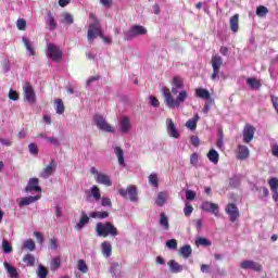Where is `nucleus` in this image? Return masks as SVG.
<instances>
[{
  "mask_svg": "<svg viewBox=\"0 0 278 278\" xmlns=\"http://www.w3.org/2000/svg\"><path fill=\"white\" fill-rule=\"evenodd\" d=\"M166 123L168 125L169 136L172 138H179V131H177V126L175 125V122H173V119L170 118H167Z\"/></svg>",
  "mask_w": 278,
  "mask_h": 278,
  "instance_id": "nucleus-20",
  "label": "nucleus"
},
{
  "mask_svg": "<svg viewBox=\"0 0 278 278\" xmlns=\"http://www.w3.org/2000/svg\"><path fill=\"white\" fill-rule=\"evenodd\" d=\"M118 194H121L123 199H129V201L136 202L138 201V187L129 185L126 189H119Z\"/></svg>",
  "mask_w": 278,
  "mask_h": 278,
  "instance_id": "nucleus-4",
  "label": "nucleus"
},
{
  "mask_svg": "<svg viewBox=\"0 0 278 278\" xmlns=\"http://www.w3.org/2000/svg\"><path fill=\"white\" fill-rule=\"evenodd\" d=\"M240 268H242V270H249V268L251 270H254L255 273H262V264L255 262V261H251V260H244L240 263Z\"/></svg>",
  "mask_w": 278,
  "mask_h": 278,
  "instance_id": "nucleus-9",
  "label": "nucleus"
},
{
  "mask_svg": "<svg viewBox=\"0 0 278 278\" xmlns=\"http://www.w3.org/2000/svg\"><path fill=\"white\" fill-rule=\"evenodd\" d=\"M3 266L11 278H18V270H16V267L10 265L8 262H4Z\"/></svg>",
  "mask_w": 278,
  "mask_h": 278,
  "instance_id": "nucleus-24",
  "label": "nucleus"
},
{
  "mask_svg": "<svg viewBox=\"0 0 278 278\" xmlns=\"http://www.w3.org/2000/svg\"><path fill=\"white\" fill-rule=\"evenodd\" d=\"M247 84L252 88V90H260V88H262V83H260L255 77L248 78Z\"/></svg>",
  "mask_w": 278,
  "mask_h": 278,
  "instance_id": "nucleus-28",
  "label": "nucleus"
},
{
  "mask_svg": "<svg viewBox=\"0 0 278 278\" xmlns=\"http://www.w3.org/2000/svg\"><path fill=\"white\" fill-rule=\"evenodd\" d=\"M202 212H210L211 214H214V216H218V204L210 201H204L201 204Z\"/></svg>",
  "mask_w": 278,
  "mask_h": 278,
  "instance_id": "nucleus-13",
  "label": "nucleus"
},
{
  "mask_svg": "<svg viewBox=\"0 0 278 278\" xmlns=\"http://www.w3.org/2000/svg\"><path fill=\"white\" fill-rule=\"evenodd\" d=\"M23 89L24 99L28 101V103H36V92L34 91V87H31L29 83H26Z\"/></svg>",
  "mask_w": 278,
  "mask_h": 278,
  "instance_id": "nucleus-12",
  "label": "nucleus"
},
{
  "mask_svg": "<svg viewBox=\"0 0 278 278\" xmlns=\"http://www.w3.org/2000/svg\"><path fill=\"white\" fill-rule=\"evenodd\" d=\"M190 164L192 166H197V164H199V154L197 152L190 155Z\"/></svg>",
  "mask_w": 278,
  "mask_h": 278,
  "instance_id": "nucleus-54",
  "label": "nucleus"
},
{
  "mask_svg": "<svg viewBox=\"0 0 278 278\" xmlns=\"http://www.w3.org/2000/svg\"><path fill=\"white\" fill-rule=\"evenodd\" d=\"M266 14H268V8L264 7V5H260L256 9V15L260 16L261 18H264V16H266Z\"/></svg>",
  "mask_w": 278,
  "mask_h": 278,
  "instance_id": "nucleus-47",
  "label": "nucleus"
},
{
  "mask_svg": "<svg viewBox=\"0 0 278 278\" xmlns=\"http://www.w3.org/2000/svg\"><path fill=\"white\" fill-rule=\"evenodd\" d=\"M88 223H90V217H88L86 214H83L79 222L75 226L76 231H81L84 227L88 225Z\"/></svg>",
  "mask_w": 278,
  "mask_h": 278,
  "instance_id": "nucleus-23",
  "label": "nucleus"
},
{
  "mask_svg": "<svg viewBox=\"0 0 278 278\" xmlns=\"http://www.w3.org/2000/svg\"><path fill=\"white\" fill-rule=\"evenodd\" d=\"M94 179L97 184H101L102 186H106V187L112 186V179H110V176L105 174L100 173L98 174V176H94Z\"/></svg>",
  "mask_w": 278,
  "mask_h": 278,
  "instance_id": "nucleus-18",
  "label": "nucleus"
},
{
  "mask_svg": "<svg viewBox=\"0 0 278 278\" xmlns=\"http://www.w3.org/2000/svg\"><path fill=\"white\" fill-rule=\"evenodd\" d=\"M16 27L20 31H25L27 29V21L25 18H18L16 22Z\"/></svg>",
  "mask_w": 278,
  "mask_h": 278,
  "instance_id": "nucleus-51",
  "label": "nucleus"
},
{
  "mask_svg": "<svg viewBox=\"0 0 278 278\" xmlns=\"http://www.w3.org/2000/svg\"><path fill=\"white\" fill-rule=\"evenodd\" d=\"M197 123H199V113H195L193 118L187 121L186 127L194 131V129H197Z\"/></svg>",
  "mask_w": 278,
  "mask_h": 278,
  "instance_id": "nucleus-29",
  "label": "nucleus"
},
{
  "mask_svg": "<svg viewBox=\"0 0 278 278\" xmlns=\"http://www.w3.org/2000/svg\"><path fill=\"white\" fill-rule=\"evenodd\" d=\"M38 184H40L38 178H30L25 187V192H42V188Z\"/></svg>",
  "mask_w": 278,
  "mask_h": 278,
  "instance_id": "nucleus-14",
  "label": "nucleus"
},
{
  "mask_svg": "<svg viewBox=\"0 0 278 278\" xmlns=\"http://www.w3.org/2000/svg\"><path fill=\"white\" fill-rule=\"evenodd\" d=\"M167 199H168V193L166 191H161L157 194V198L155 200V205H157L159 207H164V205L166 204Z\"/></svg>",
  "mask_w": 278,
  "mask_h": 278,
  "instance_id": "nucleus-21",
  "label": "nucleus"
},
{
  "mask_svg": "<svg viewBox=\"0 0 278 278\" xmlns=\"http://www.w3.org/2000/svg\"><path fill=\"white\" fill-rule=\"evenodd\" d=\"M179 90H181L178 87H174L172 86V92L170 89L165 88L163 90V96H164V103L167 108H169L170 110H175V108H179V105H181V103L186 102V99H188V91L187 90H182L179 92ZM178 96L175 98H173V94H177Z\"/></svg>",
  "mask_w": 278,
  "mask_h": 278,
  "instance_id": "nucleus-1",
  "label": "nucleus"
},
{
  "mask_svg": "<svg viewBox=\"0 0 278 278\" xmlns=\"http://www.w3.org/2000/svg\"><path fill=\"white\" fill-rule=\"evenodd\" d=\"M28 150L31 155H38V146H36V143H30Z\"/></svg>",
  "mask_w": 278,
  "mask_h": 278,
  "instance_id": "nucleus-58",
  "label": "nucleus"
},
{
  "mask_svg": "<svg viewBox=\"0 0 278 278\" xmlns=\"http://www.w3.org/2000/svg\"><path fill=\"white\" fill-rule=\"evenodd\" d=\"M190 142L194 147H199V144H201V140L199 139L198 136L194 135L190 137Z\"/></svg>",
  "mask_w": 278,
  "mask_h": 278,
  "instance_id": "nucleus-61",
  "label": "nucleus"
},
{
  "mask_svg": "<svg viewBox=\"0 0 278 278\" xmlns=\"http://www.w3.org/2000/svg\"><path fill=\"white\" fill-rule=\"evenodd\" d=\"M253 138H255V127H253L251 124H245L243 128V142L249 144Z\"/></svg>",
  "mask_w": 278,
  "mask_h": 278,
  "instance_id": "nucleus-11",
  "label": "nucleus"
},
{
  "mask_svg": "<svg viewBox=\"0 0 278 278\" xmlns=\"http://www.w3.org/2000/svg\"><path fill=\"white\" fill-rule=\"evenodd\" d=\"M167 249H177V240L170 239L166 241Z\"/></svg>",
  "mask_w": 278,
  "mask_h": 278,
  "instance_id": "nucleus-60",
  "label": "nucleus"
},
{
  "mask_svg": "<svg viewBox=\"0 0 278 278\" xmlns=\"http://www.w3.org/2000/svg\"><path fill=\"white\" fill-rule=\"evenodd\" d=\"M101 205L102 207H112V200H110V198L103 197L101 199Z\"/></svg>",
  "mask_w": 278,
  "mask_h": 278,
  "instance_id": "nucleus-56",
  "label": "nucleus"
},
{
  "mask_svg": "<svg viewBox=\"0 0 278 278\" xmlns=\"http://www.w3.org/2000/svg\"><path fill=\"white\" fill-rule=\"evenodd\" d=\"M239 21L240 14L238 13L230 17V29L233 34H238V30L240 29Z\"/></svg>",
  "mask_w": 278,
  "mask_h": 278,
  "instance_id": "nucleus-19",
  "label": "nucleus"
},
{
  "mask_svg": "<svg viewBox=\"0 0 278 278\" xmlns=\"http://www.w3.org/2000/svg\"><path fill=\"white\" fill-rule=\"evenodd\" d=\"M90 192L96 201H101V189H99L97 185L91 187Z\"/></svg>",
  "mask_w": 278,
  "mask_h": 278,
  "instance_id": "nucleus-41",
  "label": "nucleus"
},
{
  "mask_svg": "<svg viewBox=\"0 0 278 278\" xmlns=\"http://www.w3.org/2000/svg\"><path fill=\"white\" fill-rule=\"evenodd\" d=\"M271 103L274 109L276 110L277 114H278V98L275 96H271Z\"/></svg>",
  "mask_w": 278,
  "mask_h": 278,
  "instance_id": "nucleus-64",
  "label": "nucleus"
},
{
  "mask_svg": "<svg viewBox=\"0 0 278 278\" xmlns=\"http://www.w3.org/2000/svg\"><path fill=\"white\" fill-rule=\"evenodd\" d=\"M89 216H90V218L104 219V218H108L110 216V213L108 211H103V212L96 211V212H91L89 214Z\"/></svg>",
  "mask_w": 278,
  "mask_h": 278,
  "instance_id": "nucleus-32",
  "label": "nucleus"
},
{
  "mask_svg": "<svg viewBox=\"0 0 278 278\" xmlns=\"http://www.w3.org/2000/svg\"><path fill=\"white\" fill-rule=\"evenodd\" d=\"M24 46L26 47L28 53H30V55H36V50H34V46H31V41H29V39L27 37H23L22 38Z\"/></svg>",
  "mask_w": 278,
  "mask_h": 278,
  "instance_id": "nucleus-39",
  "label": "nucleus"
},
{
  "mask_svg": "<svg viewBox=\"0 0 278 278\" xmlns=\"http://www.w3.org/2000/svg\"><path fill=\"white\" fill-rule=\"evenodd\" d=\"M89 18L91 21L87 31V39L89 45H92V42H94V38H97V36H99V38H101L103 42H106L108 45H112V38L103 36V30L101 29V24H99V20L97 18V15H94V13H90Z\"/></svg>",
  "mask_w": 278,
  "mask_h": 278,
  "instance_id": "nucleus-2",
  "label": "nucleus"
},
{
  "mask_svg": "<svg viewBox=\"0 0 278 278\" xmlns=\"http://www.w3.org/2000/svg\"><path fill=\"white\" fill-rule=\"evenodd\" d=\"M50 249L52 251H56L58 250V239H55V238L50 239Z\"/></svg>",
  "mask_w": 278,
  "mask_h": 278,
  "instance_id": "nucleus-62",
  "label": "nucleus"
},
{
  "mask_svg": "<svg viewBox=\"0 0 278 278\" xmlns=\"http://www.w3.org/2000/svg\"><path fill=\"white\" fill-rule=\"evenodd\" d=\"M34 236H35V238H36L38 244H43V242H45V237L42 236L41 232H39V231H34Z\"/></svg>",
  "mask_w": 278,
  "mask_h": 278,
  "instance_id": "nucleus-57",
  "label": "nucleus"
},
{
  "mask_svg": "<svg viewBox=\"0 0 278 278\" xmlns=\"http://www.w3.org/2000/svg\"><path fill=\"white\" fill-rule=\"evenodd\" d=\"M249 155H251L249 147L242 144L238 146L237 160H249Z\"/></svg>",
  "mask_w": 278,
  "mask_h": 278,
  "instance_id": "nucleus-16",
  "label": "nucleus"
},
{
  "mask_svg": "<svg viewBox=\"0 0 278 278\" xmlns=\"http://www.w3.org/2000/svg\"><path fill=\"white\" fill-rule=\"evenodd\" d=\"M192 212H194V207H192V204H190V203H186L185 204V208H184V214H185V216H191L192 215Z\"/></svg>",
  "mask_w": 278,
  "mask_h": 278,
  "instance_id": "nucleus-52",
  "label": "nucleus"
},
{
  "mask_svg": "<svg viewBox=\"0 0 278 278\" xmlns=\"http://www.w3.org/2000/svg\"><path fill=\"white\" fill-rule=\"evenodd\" d=\"M9 99H11V101H18V92H16L13 89H10Z\"/></svg>",
  "mask_w": 278,
  "mask_h": 278,
  "instance_id": "nucleus-59",
  "label": "nucleus"
},
{
  "mask_svg": "<svg viewBox=\"0 0 278 278\" xmlns=\"http://www.w3.org/2000/svg\"><path fill=\"white\" fill-rule=\"evenodd\" d=\"M23 262H24V264H26V266H29V267L35 266L36 256H34V254H26L23 257Z\"/></svg>",
  "mask_w": 278,
  "mask_h": 278,
  "instance_id": "nucleus-34",
  "label": "nucleus"
},
{
  "mask_svg": "<svg viewBox=\"0 0 278 278\" xmlns=\"http://www.w3.org/2000/svg\"><path fill=\"white\" fill-rule=\"evenodd\" d=\"M115 155L118 160V164L121 165L125 164V152L123 151V148L115 147Z\"/></svg>",
  "mask_w": 278,
  "mask_h": 278,
  "instance_id": "nucleus-31",
  "label": "nucleus"
},
{
  "mask_svg": "<svg viewBox=\"0 0 278 278\" xmlns=\"http://www.w3.org/2000/svg\"><path fill=\"white\" fill-rule=\"evenodd\" d=\"M256 190L258 191L260 199H266L268 198V194H270V191H268L266 187H260V188H256Z\"/></svg>",
  "mask_w": 278,
  "mask_h": 278,
  "instance_id": "nucleus-45",
  "label": "nucleus"
},
{
  "mask_svg": "<svg viewBox=\"0 0 278 278\" xmlns=\"http://www.w3.org/2000/svg\"><path fill=\"white\" fill-rule=\"evenodd\" d=\"M207 159L213 164H218V152L214 149L210 150L208 153H207Z\"/></svg>",
  "mask_w": 278,
  "mask_h": 278,
  "instance_id": "nucleus-40",
  "label": "nucleus"
},
{
  "mask_svg": "<svg viewBox=\"0 0 278 278\" xmlns=\"http://www.w3.org/2000/svg\"><path fill=\"white\" fill-rule=\"evenodd\" d=\"M119 127H121L122 134H128L129 129H131V124L129 122V117H123L119 121Z\"/></svg>",
  "mask_w": 278,
  "mask_h": 278,
  "instance_id": "nucleus-22",
  "label": "nucleus"
},
{
  "mask_svg": "<svg viewBox=\"0 0 278 278\" xmlns=\"http://www.w3.org/2000/svg\"><path fill=\"white\" fill-rule=\"evenodd\" d=\"M2 250L3 253H12V245H10V242H8V240L2 241Z\"/></svg>",
  "mask_w": 278,
  "mask_h": 278,
  "instance_id": "nucleus-53",
  "label": "nucleus"
},
{
  "mask_svg": "<svg viewBox=\"0 0 278 278\" xmlns=\"http://www.w3.org/2000/svg\"><path fill=\"white\" fill-rule=\"evenodd\" d=\"M60 266H62V260L60 258V256H56L51 262V270H58Z\"/></svg>",
  "mask_w": 278,
  "mask_h": 278,
  "instance_id": "nucleus-48",
  "label": "nucleus"
},
{
  "mask_svg": "<svg viewBox=\"0 0 278 278\" xmlns=\"http://www.w3.org/2000/svg\"><path fill=\"white\" fill-rule=\"evenodd\" d=\"M77 268L83 274L88 273V265L86 264V261H84V260L78 261Z\"/></svg>",
  "mask_w": 278,
  "mask_h": 278,
  "instance_id": "nucleus-50",
  "label": "nucleus"
},
{
  "mask_svg": "<svg viewBox=\"0 0 278 278\" xmlns=\"http://www.w3.org/2000/svg\"><path fill=\"white\" fill-rule=\"evenodd\" d=\"M48 58H51L52 62H60L62 60V50H60V47L48 43Z\"/></svg>",
  "mask_w": 278,
  "mask_h": 278,
  "instance_id": "nucleus-6",
  "label": "nucleus"
},
{
  "mask_svg": "<svg viewBox=\"0 0 278 278\" xmlns=\"http://www.w3.org/2000/svg\"><path fill=\"white\" fill-rule=\"evenodd\" d=\"M168 266L172 273H181L184 270V267L179 263L173 260L168 262Z\"/></svg>",
  "mask_w": 278,
  "mask_h": 278,
  "instance_id": "nucleus-35",
  "label": "nucleus"
},
{
  "mask_svg": "<svg viewBox=\"0 0 278 278\" xmlns=\"http://www.w3.org/2000/svg\"><path fill=\"white\" fill-rule=\"evenodd\" d=\"M211 64L213 66V74L211 79L215 81L220 73V67L223 66V58L220 55H213L211 59Z\"/></svg>",
  "mask_w": 278,
  "mask_h": 278,
  "instance_id": "nucleus-5",
  "label": "nucleus"
},
{
  "mask_svg": "<svg viewBox=\"0 0 278 278\" xmlns=\"http://www.w3.org/2000/svg\"><path fill=\"white\" fill-rule=\"evenodd\" d=\"M48 21H49L50 29L52 31L58 28V22H55V17H53L51 12L48 13Z\"/></svg>",
  "mask_w": 278,
  "mask_h": 278,
  "instance_id": "nucleus-49",
  "label": "nucleus"
},
{
  "mask_svg": "<svg viewBox=\"0 0 278 278\" xmlns=\"http://www.w3.org/2000/svg\"><path fill=\"white\" fill-rule=\"evenodd\" d=\"M172 86L175 88H180V90L184 88V78L179 76H175L172 80Z\"/></svg>",
  "mask_w": 278,
  "mask_h": 278,
  "instance_id": "nucleus-43",
  "label": "nucleus"
},
{
  "mask_svg": "<svg viewBox=\"0 0 278 278\" xmlns=\"http://www.w3.org/2000/svg\"><path fill=\"white\" fill-rule=\"evenodd\" d=\"M40 194L39 195H30L22 198L20 201V207H25L26 205H31V203H36V201H40Z\"/></svg>",
  "mask_w": 278,
  "mask_h": 278,
  "instance_id": "nucleus-17",
  "label": "nucleus"
},
{
  "mask_svg": "<svg viewBox=\"0 0 278 278\" xmlns=\"http://www.w3.org/2000/svg\"><path fill=\"white\" fill-rule=\"evenodd\" d=\"M195 244L198 247H212V241H210L205 237H199V238L195 239Z\"/></svg>",
  "mask_w": 278,
  "mask_h": 278,
  "instance_id": "nucleus-37",
  "label": "nucleus"
},
{
  "mask_svg": "<svg viewBox=\"0 0 278 278\" xmlns=\"http://www.w3.org/2000/svg\"><path fill=\"white\" fill-rule=\"evenodd\" d=\"M61 23L65 25H73V23H75V18L73 17V14L64 12L61 15Z\"/></svg>",
  "mask_w": 278,
  "mask_h": 278,
  "instance_id": "nucleus-26",
  "label": "nucleus"
},
{
  "mask_svg": "<svg viewBox=\"0 0 278 278\" xmlns=\"http://www.w3.org/2000/svg\"><path fill=\"white\" fill-rule=\"evenodd\" d=\"M37 275L39 278H47V275H49V269L42 265H39Z\"/></svg>",
  "mask_w": 278,
  "mask_h": 278,
  "instance_id": "nucleus-46",
  "label": "nucleus"
},
{
  "mask_svg": "<svg viewBox=\"0 0 278 278\" xmlns=\"http://www.w3.org/2000/svg\"><path fill=\"white\" fill-rule=\"evenodd\" d=\"M96 233L100 238H108V236H112L113 238L118 236V230L114 227V224L106 223H98L96 225Z\"/></svg>",
  "mask_w": 278,
  "mask_h": 278,
  "instance_id": "nucleus-3",
  "label": "nucleus"
},
{
  "mask_svg": "<svg viewBox=\"0 0 278 278\" xmlns=\"http://www.w3.org/2000/svg\"><path fill=\"white\" fill-rule=\"evenodd\" d=\"M55 160H51L50 164L47 165L39 174V177H41V179H49V177H51V175H53V170L55 168Z\"/></svg>",
  "mask_w": 278,
  "mask_h": 278,
  "instance_id": "nucleus-15",
  "label": "nucleus"
},
{
  "mask_svg": "<svg viewBox=\"0 0 278 278\" xmlns=\"http://www.w3.org/2000/svg\"><path fill=\"white\" fill-rule=\"evenodd\" d=\"M144 34H147V28L140 25H134L127 31V40H131L132 38H136V36H144Z\"/></svg>",
  "mask_w": 278,
  "mask_h": 278,
  "instance_id": "nucleus-10",
  "label": "nucleus"
},
{
  "mask_svg": "<svg viewBox=\"0 0 278 278\" xmlns=\"http://www.w3.org/2000/svg\"><path fill=\"white\" fill-rule=\"evenodd\" d=\"M186 199H187V201H194V199H197V192H194L192 190H187Z\"/></svg>",
  "mask_w": 278,
  "mask_h": 278,
  "instance_id": "nucleus-55",
  "label": "nucleus"
},
{
  "mask_svg": "<svg viewBox=\"0 0 278 278\" xmlns=\"http://www.w3.org/2000/svg\"><path fill=\"white\" fill-rule=\"evenodd\" d=\"M226 214H228L230 218V223H236L238 218H240V210L235 203H228L225 207Z\"/></svg>",
  "mask_w": 278,
  "mask_h": 278,
  "instance_id": "nucleus-7",
  "label": "nucleus"
},
{
  "mask_svg": "<svg viewBox=\"0 0 278 278\" xmlns=\"http://www.w3.org/2000/svg\"><path fill=\"white\" fill-rule=\"evenodd\" d=\"M23 247L27 249V251H36V242L31 239L25 240Z\"/></svg>",
  "mask_w": 278,
  "mask_h": 278,
  "instance_id": "nucleus-44",
  "label": "nucleus"
},
{
  "mask_svg": "<svg viewBox=\"0 0 278 278\" xmlns=\"http://www.w3.org/2000/svg\"><path fill=\"white\" fill-rule=\"evenodd\" d=\"M100 79H101V76H99V75L91 76L87 80V86H90L93 81H99Z\"/></svg>",
  "mask_w": 278,
  "mask_h": 278,
  "instance_id": "nucleus-63",
  "label": "nucleus"
},
{
  "mask_svg": "<svg viewBox=\"0 0 278 278\" xmlns=\"http://www.w3.org/2000/svg\"><path fill=\"white\" fill-rule=\"evenodd\" d=\"M148 181L150 186H153L154 188H157L160 186V178H157V174L155 173L150 174V176L148 177Z\"/></svg>",
  "mask_w": 278,
  "mask_h": 278,
  "instance_id": "nucleus-38",
  "label": "nucleus"
},
{
  "mask_svg": "<svg viewBox=\"0 0 278 278\" xmlns=\"http://www.w3.org/2000/svg\"><path fill=\"white\" fill-rule=\"evenodd\" d=\"M160 225L166 231H168V229H170V225L168 224V217L166 216L165 213H161V215H160Z\"/></svg>",
  "mask_w": 278,
  "mask_h": 278,
  "instance_id": "nucleus-33",
  "label": "nucleus"
},
{
  "mask_svg": "<svg viewBox=\"0 0 278 278\" xmlns=\"http://www.w3.org/2000/svg\"><path fill=\"white\" fill-rule=\"evenodd\" d=\"M195 97H199V99H206V100L212 99V94L210 93V91L203 88H198L195 90Z\"/></svg>",
  "mask_w": 278,
  "mask_h": 278,
  "instance_id": "nucleus-27",
  "label": "nucleus"
},
{
  "mask_svg": "<svg viewBox=\"0 0 278 278\" xmlns=\"http://www.w3.org/2000/svg\"><path fill=\"white\" fill-rule=\"evenodd\" d=\"M54 108H55L56 114H63L66 110V106H64V102L60 98L54 100Z\"/></svg>",
  "mask_w": 278,
  "mask_h": 278,
  "instance_id": "nucleus-30",
  "label": "nucleus"
},
{
  "mask_svg": "<svg viewBox=\"0 0 278 278\" xmlns=\"http://www.w3.org/2000/svg\"><path fill=\"white\" fill-rule=\"evenodd\" d=\"M101 249L104 257H110V255H112V244L110 243V241L102 242Z\"/></svg>",
  "mask_w": 278,
  "mask_h": 278,
  "instance_id": "nucleus-25",
  "label": "nucleus"
},
{
  "mask_svg": "<svg viewBox=\"0 0 278 278\" xmlns=\"http://www.w3.org/2000/svg\"><path fill=\"white\" fill-rule=\"evenodd\" d=\"M268 185H269L271 192H278V178L277 177L269 178Z\"/></svg>",
  "mask_w": 278,
  "mask_h": 278,
  "instance_id": "nucleus-42",
  "label": "nucleus"
},
{
  "mask_svg": "<svg viewBox=\"0 0 278 278\" xmlns=\"http://www.w3.org/2000/svg\"><path fill=\"white\" fill-rule=\"evenodd\" d=\"M93 121L96 122V125L101 131H106L109 134H114V128L110 126L106 122L105 118H103L102 115H94Z\"/></svg>",
  "mask_w": 278,
  "mask_h": 278,
  "instance_id": "nucleus-8",
  "label": "nucleus"
},
{
  "mask_svg": "<svg viewBox=\"0 0 278 278\" xmlns=\"http://www.w3.org/2000/svg\"><path fill=\"white\" fill-rule=\"evenodd\" d=\"M180 255H182V257L188 260V257L192 255V247H190V244H187L180 248Z\"/></svg>",
  "mask_w": 278,
  "mask_h": 278,
  "instance_id": "nucleus-36",
  "label": "nucleus"
}]
</instances>
